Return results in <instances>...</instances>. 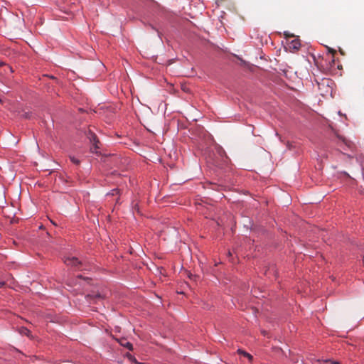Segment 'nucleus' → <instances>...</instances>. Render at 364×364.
<instances>
[{
	"label": "nucleus",
	"mask_w": 364,
	"mask_h": 364,
	"mask_svg": "<svg viewBox=\"0 0 364 364\" xmlns=\"http://www.w3.org/2000/svg\"><path fill=\"white\" fill-rule=\"evenodd\" d=\"M120 344L122 346H124L125 348H127V349L132 350L133 349V347H132V344L131 343H129V341H127L126 339H123L120 341Z\"/></svg>",
	"instance_id": "obj_6"
},
{
	"label": "nucleus",
	"mask_w": 364,
	"mask_h": 364,
	"mask_svg": "<svg viewBox=\"0 0 364 364\" xmlns=\"http://www.w3.org/2000/svg\"><path fill=\"white\" fill-rule=\"evenodd\" d=\"M6 68H7L8 69H9V70H10L11 73H12V72H14V71H13V69H12V68H11V66H9V65H6Z\"/></svg>",
	"instance_id": "obj_13"
},
{
	"label": "nucleus",
	"mask_w": 364,
	"mask_h": 364,
	"mask_svg": "<svg viewBox=\"0 0 364 364\" xmlns=\"http://www.w3.org/2000/svg\"><path fill=\"white\" fill-rule=\"evenodd\" d=\"M130 359L133 361H134L136 364H144L143 363L138 362L134 358H133L132 355H130Z\"/></svg>",
	"instance_id": "obj_10"
},
{
	"label": "nucleus",
	"mask_w": 364,
	"mask_h": 364,
	"mask_svg": "<svg viewBox=\"0 0 364 364\" xmlns=\"http://www.w3.org/2000/svg\"><path fill=\"white\" fill-rule=\"evenodd\" d=\"M64 262L68 266H72L75 267L78 270L82 269V263L81 261H79L76 257H66L64 260Z\"/></svg>",
	"instance_id": "obj_1"
},
{
	"label": "nucleus",
	"mask_w": 364,
	"mask_h": 364,
	"mask_svg": "<svg viewBox=\"0 0 364 364\" xmlns=\"http://www.w3.org/2000/svg\"><path fill=\"white\" fill-rule=\"evenodd\" d=\"M328 51L330 53H331L333 55H334L336 53V50H333L332 48H328Z\"/></svg>",
	"instance_id": "obj_11"
},
{
	"label": "nucleus",
	"mask_w": 364,
	"mask_h": 364,
	"mask_svg": "<svg viewBox=\"0 0 364 364\" xmlns=\"http://www.w3.org/2000/svg\"><path fill=\"white\" fill-rule=\"evenodd\" d=\"M317 364H339L338 363H336V362H331L330 360H323V361H320V360H318L317 361Z\"/></svg>",
	"instance_id": "obj_8"
},
{
	"label": "nucleus",
	"mask_w": 364,
	"mask_h": 364,
	"mask_svg": "<svg viewBox=\"0 0 364 364\" xmlns=\"http://www.w3.org/2000/svg\"><path fill=\"white\" fill-rule=\"evenodd\" d=\"M284 35H285V36H286L287 38H289V37H293V36H294L293 35H290V34L287 33V32H285V33H284Z\"/></svg>",
	"instance_id": "obj_12"
},
{
	"label": "nucleus",
	"mask_w": 364,
	"mask_h": 364,
	"mask_svg": "<svg viewBox=\"0 0 364 364\" xmlns=\"http://www.w3.org/2000/svg\"><path fill=\"white\" fill-rule=\"evenodd\" d=\"M70 161H71L73 164H77V165L80 164V161H79L78 159H77L75 157H74V156H70Z\"/></svg>",
	"instance_id": "obj_9"
},
{
	"label": "nucleus",
	"mask_w": 364,
	"mask_h": 364,
	"mask_svg": "<svg viewBox=\"0 0 364 364\" xmlns=\"http://www.w3.org/2000/svg\"><path fill=\"white\" fill-rule=\"evenodd\" d=\"M19 333L21 334V335H25L29 338H32V335H31V332L26 328L25 327H21L20 329H19Z\"/></svg>",
	"instance_id": "obj_5"
},
{
	"label": "nucleus",
	"mask_w": 364,
	"mask_h": 364,
	"mask_svg": "<svg viewBox=\"0 0 364 364\" xmlns=\"http://www.w3.org/2000/svg\"><path fill=\"white\" fill-rule=\"evenodd\" d=\"M301 47L300 41L297 38L293 39L289 44V48L291 52H295L299 50Z\"/></svg>",
	"instance_id": "obj_4"
},
{
	"label": "nucleus",
	"mask_w": 364,
	"mask_h": 364,
	"mask_svg": "<svg viewBox=\"0 0 364 364\" xmlns=\"http://www.w3.org/2000/svg\"><path fill=\"white\" fill-rule=\"evenodd\" d=\"M237 352L240 354H242L244 356L247 357L250 360L252 359V356L250 353H247V352H245V351H244V350H242L241 349H239L237 350Z\"/></svg>",
	"instance_id": "obj_7"
},
{
	"label": "nucleus",
	"mask_w": 364,
	"mask_h": 364,
	"mask_svg": "<svg viewBox=\"0 0 364 364\" xmlns=\"http://www.w3.org/2000/svg\"><path fill=\"white\" fill-rule=\"evenodd\" d=\"M4 284H5L4 282L0 281V288L2 287L3 286H4Z\"/></svg>",
	"instance_id": "obj_14"
},
{
	"label": "nucleus",
	"mask_w": 364,
	"mask_h": 364,
	"mask_svg": "<svg viewBox=\"0 0 364 364\" xmlns=\"http://www.w3.org/2000/svg\"><path fill=\"white\" fill-rule=\"evenodd\" d=\"M25 117H26V118H28V117H28V113H26V114H25Z\"/></svg>",
	"instance_id": "obj_15"
},
{
	"label": "nucleus",
	"mask_w": 364,
	"mask_h": 364,
	"mask_svg": "<svg viewBox=\"0 0 364 364\" xmlns=\"http://www.w3.org/2000/svg\"><path fill=\"white\" fill-rule=\"evenodd\" d=\"M87 137L89 138L90 142L92 144V146L91 147V151L92 152H96V150L100 148L98 146V144H100V141L97 139V136L95 135V134H94L91 131H89Z\"/></svg>",
	"instance_id": "obj_3"
},
{
	"label": "nucleus",
	"mask_w": 364,
	"mask_h": 364,
	"mask_svg": "<svg viewBox=\"0 0 364 364\" xmlns=\"http://www.w3.org/2000/svg\"><path fill=\"white\" fill-rule=\"evenodd\" d=\"M104 299V295L96 292H93L87 296V299L90 304H97L98 302L102 301Z\"/></svg>",
	"instance_id": "obj_2"
},
{
	"label": "nucleus",
	"mask_w": 364,
	"mask_h": 364,
	"mask_svg": "<svg viewBox=\"0 0 364 364\" xmlns=\"http://www.w3.org/2000/svg\"><path fill=\"white\" fill-rule=\"evenodd\" d=\"M363 266H364V257H363Z\"/></svg>",
	"instance_id": "obj_16"
}]
</instances>
